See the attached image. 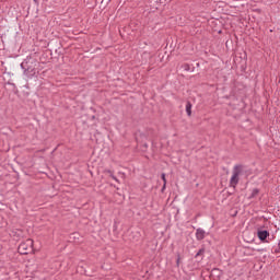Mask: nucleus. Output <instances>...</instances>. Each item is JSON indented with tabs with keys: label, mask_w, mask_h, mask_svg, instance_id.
<instances>
[{
	"label": "nucleus",
	"mask_w": 280,
	"mask_h": 280,
	"mask_svg": "<svg viewBox=\"0 0 280 280\" xmlns=\"http://www.w3.org/2000/svg\"><path fill=\"white\" fill-rule=\"evenodd\" d=\"M34 248V241L32 238L26 240L25 242L21 243L19 246V253L21 255H27L30 250Z\"/></svg>",
	"instance_id": "f257e3e1"
},
{
	"label": "nucleus",
	"mask_w": 280,
	"mask_h": 280,
	"mask_svg": "<svg viewBox=\"0 0 280 280\" xmlns=\"http://www.w3.org/2000/svg\"><path fill=\"white\" fill-rule=\"evenodd\" d=\"M240 174H242V166H235L230 180L231 187H236V185L240 183Z\"/></svg>",
	"instance_id": "f03ea898"
},
{
	"label": "nucleus",
	"mask_w": 280,
	"mask_h": 280,
	"mask_svg": "<svg viewBox=\"0 0 280 280\" xmlns=\"http://www.w3.org/2000/svg\"><path fill=\"white\" fill-rule=\"evenodd\" d=\"M257 236L260 240V242H266V240L270 237V232L266 230H258Z\"/></svg>",
	"instance_id": "7ed1b4c3"
},
{
	"label": "nucleus",
	"mask_w": 280,
	"mask_h": 280,
	"mask_svg": "<svg viewBox=\"0 0 280 280\" xmlns=\"http://www.w3.org/2000/svg\"><path fill=\"white\" fill-rule=\"evenodd\" d=\"M196 237H197V240H205V231L198 229L196 232Z\"/></svg>",
	"instance_id": "20e7f679"
},
{
	"label": "nucleus",
	"mask_w": 280,
	"mask_h": 280,
	"mask_svg": "<svg viewBox=\"0 0 280 280\" xmlns=\"http://www.w3.org/2000/svg\"><path fill=\"white\" fill-rule=\"evenodd\" d=\"M186 113L188 117H191V103L186 104Z\"/></svg>",
	"instance_id": "39448f33"
},
{
	"label": "nucleus",
	"mask_w": 280,
	"mask_h": 280,
	"mask_svg": "<svg viewBox=\"0 0 280 280\" xmlns=\"http://www.w3.org/2000/svg\"><path fill=\"white\" fill-rule=\"evenodd\" d=\"M162 180L163 183H167V179L165 178V174H162Z\"/></svg>",
	"instance_id": "423d86ee"
},
{
	"label": "nucleus",
	"mask_w": 280,
	"mask_h": 280,
	"mask_svg": "<svg viewBox=\"0 0 280 280\" xmlns=\"http://www.w3.org/2000/svg\"><path fill=\"white\" fill-rule=\"evenodd\" d=\"M167 183H164L163 187H162V191H165V187H166Z\"/></svg>",
	"instance_id": "0eeeda50"
},
{
	"label": "nucleus",
	"mask_w": 280,
	"mask_h": 280,
	"mask_svg": "<svg viewBox=\"0 0 280 280\" xmlns=\"http://www.w3.org/2000/svg\"><path fill=\"white\" fill-rule=\"evenodd\" d=\"M113 179H114V180H117V177L113 176Z\"/></svg>",
	"instance_id": "6e6552de"
}]
</instances>
